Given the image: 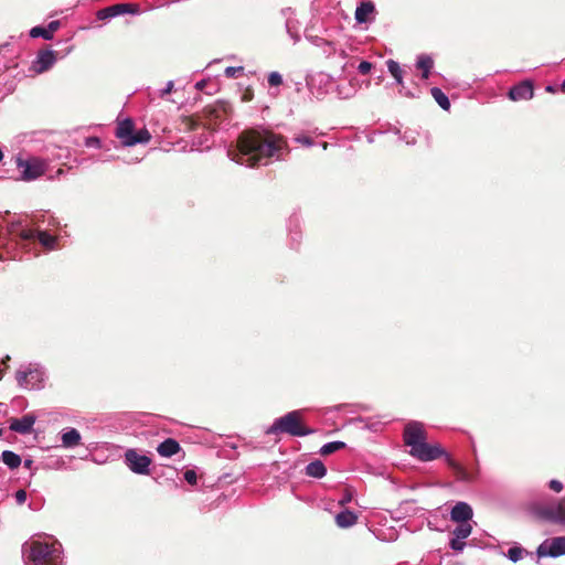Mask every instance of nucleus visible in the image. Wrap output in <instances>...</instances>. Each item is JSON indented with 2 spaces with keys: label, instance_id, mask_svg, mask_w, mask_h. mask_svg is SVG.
Returning <instances> with one entry per match:
<instances>
[{
  "label": "nucleus",
  "instance_id": "f257e3e1",
  "mask_svg": "<svg viewBox=\"0 0 565 565\" xmlns=\"http://www.w3.org/2000/svg\"><path fill=\"white\" fill-rule=\"evenodd\" d=\"M287 152L286 140L270 131H244L235 148L227 151L232 161L246 167L266 166Z\"/></svg>",
  "mask_w": 565,
  "mask_h": 565
},
{
  "label": "nucleus",
  "instance_id": "f03ea898",
  "mask_svg": "<svg viewBox=\"0 0 565 565\" xmlns=\"http://www.w3.org/2000/svg\"><path fill=\"white\" fill-rule=\"evenodd\" d=\"M26 565H62V545L55 540H31L22 546Z\"/></svg>",
  "mask_w": 565,
  "mask_h": 565
},
{
  "label": "nucleus",
  "instance_id": "7ed1b4c3",
  "mask_svg": "<svg viewBox=\"0 0 565 565\" xmlns=\"http://www.w3.org/2000/svg\"><path fill=\"white\" fill-rule=\"evenodd\" d=\"M425 431L420 423L412 422L404 430V441L411 447L409 454L422 461H430L440 457L444 451L438 445H428L425 441Z\"/></svg>",
  "mask_w": 565,
  "mask_h": 565
},
{
  "label": "nucleus",
  "instance_id": "20e7f679",
  "mask_svg": "<svg viewBox=\"0 0 565 565\" xmlns=\"http://www.w3.org/2000/svg\"><path fill=\"white\" fill-rule=\"evenodd\" d=\"M287 433L291 436H307L312 430L305 428L301 425V412L292 411L277 418L273 425L267 429V434Z\"/></svg>",
  "mask_w": 565,
  "mask_h": 565
},
{
  "label": "nucleus",
  "instance_id": "39448f33",
  "mask_svg": "<svg viewBox=\"0 0 565 565\" xmlns=\"http://www.w3.org/2000/svg\"><path fill=\"white\" fill-rule=\"evenodd\" d=\"M532 513L540 520L565 525V499L553 503H535Z\"/></svg>",
  "mask_w": 565,
  "mask_h": 565
},
{
  "label": "nucleus",
  "instance_id": "423d86ee",
  "mask_svg": "<svg viewBox=\"0 0 565 565\" xmlns=\"http://www.w3.org/2000/svg\"><path fill=\"white\" fill-rule=\"evenodd\" d=\"M116 137L124 146H135L137 143H147L151 136L147 129L135 131V125L131 119H124L118 122Z\"/></svg>",
  "mask_w": 565,
  "mask_h": 565
},
{
  "label": "nucleus",
  "instance_id": "0eeeda50",
  "mask_svg": "<svg viewBox=\"0 0 565 565\" xmlns=\"http://www.w3.org/2000/svg\"><path fill=\"white\" fill-rule=\"evenodd\" d=\"M17 168L21 173V179L24 181H32L46 172L47 162L38 157H29L23 159L17 158Z\"/></svg>",
  "mask_w": 565,
  "mask_h": 565
},
{
  "label": "nucleus",
  "instance_id": "6e6552de",
  "mask_svg": "<svg viewBox=\"0 0 565 565\" xmlns=\"http://www.w3.org/2000/svg\"><path fill=\"white\" fill-rule=\"evenodd\" d=\"M18 384L28 390H40L45 379L44 370L38 364H29L17 372Z\"/></svg>",
  "mask_w": 565,
  "mask_h": 565
},
{
  "label": "nucleus",
  "instance_id": "1a4fd4ad",
  "mask_svg": "<svg viewBox=\"0 0 565 565\" xmlns=\"http://www.w3.org/2000/svg\"><path fill=\"white\" fill-rule=\"evenodd\" d=\"M536 554L540 558L565 555V536H557L543 541L539 545Z\"/></svg>",
  "mask_w": 565,
  "mask_h": 565
},
{
  "label": "nucleus",
  "instance_id": "9d476101",
  "mask_svg": "<svg viewBox=\"0 0 565 565\" xmlns=\"http://www.w3.org/2000/svg\"><path fill=\"white\" fill-rule=\"evenodd\" d=\"M125 462L132 472L148 475L151 459L145 455H139L135 449H128L125 452Z\"/></svg>",
  "mask_w": 565,
  "mask_h": 565
},
{
  "label": "nucleus",
  "instance_id": "9b49d317",
  "mask_svg": "<svg viewBox=\"0 0 565 565\" xmlns=\"http://www.w3.org/2000/svg\"><path fill=\"white\" fill-rule=\"evenodd\" d=\"M308 85L312 94L317 97H322L333 86V79L329 74L318 73L309 78Z\"/></svg>",
  "mask_w": 565,
  "mask_h": 565
},
{
  "label": "nucleus",
  "instance_id": "f8f14e48",
  "mask_svg": "<svg viewBox=\"0 0 565 565\" xmlns=\"http://www.w3.org/2000/svg\"><path fill=\"white\" fill-rule=\"evenodd\" d=\"M55 62L56 55L54 51H42L33 61L31 68L34 73L41 74L50 70L55 64Z\"/></svg>",
  "mask_w": 565,
  "mask_h": 565
},
{
  "label": "nucleus",
  "instance_id": "ddd939ff",
  "mask_svg": "<svg viewBox=\"0 0 565 565\" xmlns=\"http://www.w3.org/2000/svg\"><path fill=\"white\" fill-rule=\"evenodd\" d=\"M472 516V508L466 502H457L450 512V519L457 523L469 522Z\"/></svg>",
  "mask_w": 565,
  "mask_h": 565
},
{
  "label": "nucleus",
  "instance_id": "4468645a",
  "mask_svg": "<svg viewBox=\"0 0 565 565\" xmlns=\"http://www.w3.org/2000/svg\"><path fill=\"white\" fill-rule=\"evenodd\" d=\"M533 85L531 82H522L513 86L509 92V97L512 100H529L533 97Z\"/></svg>",
  "mask_w": 565,
  "mask_h": 565
},
{
  "label": "nucleus",
  "instance_id": "2eb2a0df",
  "mask_svg": "<svg viewBox=\"0 0 565 565\" xmlns=\"http://www.w3.org/2000/svg\"><path fill=\"white\" fill-rule=\"evenodd\" d=\"M36 420L34 415L28 414L21 418H13L10 423V429L19 434H30Z\"/></svg>",
  "mask_w": 565,
  "mask_h": 565
},
{
  "label": "nucleus",
  "instance_id": "dca6fc26",
  "mask_svg": "<svg viewBox=\"0 0 565 565\" xmlns=\"http://www.w3.org/2000/svg\"><path fill=\"white\" fill-rule=\"evenodd\" d=\"M137 10L132 8L130 4H115L105 9H102L97 12V18L99 20H106L119 14L124 13H135Z\"/></svg>",
  "mask_w": 565,
  "mask_h": 565
},
{
  "label": "nucleus",
  "instance_id": "f3484780",
  "mask_svg": "<svg viewBox=\"0 0 565 565\" xmlns=\"http://www.w3.org/2000/svg\"><path fill=\"white\" fill-rule=\"evenodd\" d=\"M180 445L175 439L167 438L158 445L157 451L161 457L170 458L180 451Z\"/></svg>",
  "mask_w": 565,
  "mask_h": 565
},
{
  "label": "nucleus",
  "instance_id": "a211bd4d",
  "mask_svg": "<svg viewBox=\"0 0 565 565\" xmlns=\"http://www.w3.org/2000/svg\"><path fill=\"white\" fill-rule=\"evenodd\" d=\"M39 239L42 246L46 249H54L56 247V237L52 236L45 231H30L26 238L35 237Z\"/></svg>",
  "mask_w": 565,
  "mask_h": 565
},
{
  "label": "nucleus",
  "instance_id": "6ab92c4d",
  "mask_svg": "<svg viewBox=\"0 0 565 565\" xmlns=\"http://www.w3.org/2000/svg\"><path fill=\"white\" fill-rule=\"evenodd\" d=\"M374 4L370 1L362 2L355 10V20L359 23H366L371 20L374 13Z\"/></svg>",
  "mask_w": 565,
  "mask_h": 565
},
{
  "label": "nucleus",
  "instance_id": "aec40b11",
  "mask_svg": "<svg viewBox=\"0 0 565 565\" xmlns=\"http://www.w3.org/2000/svg\"><path fill=\"white\" fill-rule=\"evenodd\" d=\"M358 521V515L353 511L343 510L335 515V523L339 527L347 529L353 526Z\"/></svg>",
  "mask_w": 565,
  "mask_h": 565
},
{
  "label": "nucleus",
  "instance_id": "412c9836",
  "mask_svg": "<svg viewBox=\"0 0 565 565\" xmlns=\"http://www.w3.org/2000/svg\"><path fill=\"white\" fill-rule=\"evenodd\" d=\"M62 445L65 448H72L81 443V434L75 428H68L62 433Z\"/></svg>",
  "mask_w": 565,
  "mask_h": 565
},
{
  "label": "nucleus",
  "instance_id": "4be33fe9",
  "mask_svg": "<svg viewBox=\"0 0 565 565\" xmlns=\"http://www.w3.org/2000/svg\"><path fill=\"white\" fill-rule=\"evenodd\" d=\"M326 473H327V469H326L323 462L320 460H315V461L310 462L309 465H307V467H306V475L309 477L320 479V478L324 477Z\"/></svg>",
  "mask_w": 565,
  "mask_h": 565
},
{
  "label": "nucleus",
  "instance_id": "5701e85b",
  "mask_svg": "<svg viewBox=\"0 0 565 565\" xmlns=\"http://www.w3.org/2000/svg\"><path fill=\"white\" fill-rule=\"evenodd\" d=\"M434 61L428 55H420L417 58V67L423 71L422 77L424 79H427L430 73V70L433 68Z\"/></svg>",
  "mask_w": 565,
  "mask_h": 565
},
{
  "label": "nucleus",
  "instance_id": "b1692460",
  "mask_svg": "<svg viewBox=\"0 0 565 565\" xmlns=\"http://www.w3.org/2000/svg\"><path fill=\"white\" fill-rule=\"evenodd\" d=\"M337 93L340 98L348 99L354 96L356 93V86L352 83V81L344 84H338Z\"/></svg>",
  "mask_w": 565,
  "mask_h": 565
},
{
  "label": "nucleus",
  "instance_id": "393cba45",
  "mask_svg": "<svg viewBox=\"0 0 565 565\" xmlns=\"http://www.w3.org/2000/svg\"><path fill=\"white\" fill-rule=\"evenodd\" d=\"M2 460L10 469H15L21 465V457L10 450L2 452Z\"/></svg>",
  "mask_w": 565,
  "mask_h": 565
},
{
  "label": "nucleus",
  "instance_id": "a878e982",
  "mask_svg": "<svg viewBox=\"0 0 565 565\" xmlns=\"http://www.w3.org/2000/svg\"><path fill=\"white\" fill-rule=\"evenodd\" d=\"M431 96L436 100V103L445 110H448L450 108V103L448 97L444 94V92L438 87H433Z\"/></svg>",
  "mask_w": 565,
  "mask_h": 565
},
{
  "label": "nucleus",
  "instance_id": "bb28decb",
  "mask_svg": "<svg viewBox=\"0 0 565 565\" xmlns=\"http://www.w3.org/2000/svg\"><path fill=\"white\" fill-rule=\"evenodd\" d=\"M472 532V525L469 522L459 523L452 531V535L458 539H467Z\"/></svg>",
  "mask_w": 565,
  "mask_h": 565
},
{
  "label": "nucleus",
  "instance_id": "cd10ccee",
  "mask_svg": "<svg viewBox=\"0 0 565 565\" xmlns=\"http://www.w3.org/2000/svg\"><path fill=\"white\" fill-rule=\"evenodd\" d=\"M344 447H345V444L343 441L327 443L321 447L320 454L322 456H327V455L333 454Z\"/></svg>",
  "mask_w": 565,
  "mask_h": 565
},
{
  "label": "nucleus",
  "instance_id": "c85d7f7f",
  "mask_svg": "<svg viewBox=\"0 0 565 565\" xmlns=\"http://www.w3.org/2000/svg\"><path fill=\"white\" fill-rule=\"evenodd\" d=\"M387 68L398 84H402V70L399 64L393 60L387 62Z\"/></svg>",
  "mask_w": 565,
  "mask_h": 565
},
{
  "label": "nucleus",
  "instance_id": "c756f323",
  "mask_svg": "<svg viewBox=\"0 0 565 565\" xmlns=\"http://www.w3.org/2000/svg\"><path fill=\"white\" fill-rule=\"evenodd\" d=\"M524 553H525V551L521 546H513L508 550L505 555L510 561L515 563V562L522 559Z\"/></svg>",
  "mask_w": 565,
  "mask_h": 565
},
{
  "label": "nucleus",
  "instance_id": "7c9ffc66",
  "mask_svg": "<svg viewBox=\"0 0 565 565\" xmlns=\"http://www.w3.org/2000/svg\"><path fill=\"white\" fill-rule=\"evenodd\" d=\"M30 35L32 38H34V39L35 38H43L45 40H51L52 39L51 34L47 31V28H42V26H34V28H32L31 31H30Z\"/></svg>",
  "mask_w": 565,
  "mask_h": 565
},
{
  "label": "nucleus",
  "instance_id": "2f4dec72",
  "mask_svg": "<svg viewBox=\"0 0 565 565\" xmlns=\"http://www.w3.org/2000/svg\"><path fill=\"white\" fill-rule=\"evenodd\" d=\"M243 71H244V68L242 66H237V67L228 66L225 68L224 74L228 78H235V77L241 76L243 74Z\"/></svg>",
  "mask_w": 565,
  "mask_h": 565
},
{
  "label": "nucleus",
  "instance_id": "473e14b6",
  "mask_svg": "<svg viewBox=\"0 0 565 565\" xmlns=\"http://www.w3.org/2000/svg\"><path fill=\"white\" fill-rule=\"evenodd\" d=\"M451 466L456 470L457 477L460 480H462V481H469L470 480V477H469L468 472L460 465L451 462Z\"/></svg>",
  "mask_w": 565,
  "mask_h": 565
},
{
  "label": "nucleus",
  "instance_id": "72a5a7b5",
  "mask_svg": "<svg viewBox=\"0 0 565 565\" xmlns=\"http://www.w3.org/2000/svg\"><path fill=\"white\" fill-rule=\"evenodd\" d=\"M465 539H458L457 536H454L451 540H450V547L454 550V551H457V552H462L465 546H466V543L463 542Z\"/></svg>",
  "mask_w": 565,
  "mask_h": 565
},
{
  "label": "nucleus",
  "instance_id": "f704fd0d",
  "mask_svg": "<svg viewBox=\"0 0 565 565\" xmlns=\"http://www.w3.org/2000/svg\"><path fill=\"white\" fill-rule=\"evenodd\" d=\"M268 84L270 86H279L282 84V76L278 72H271L268 75Z\"/></svg>",
  "mask_w": 565,
  "mask_h": 565
},
{
  "label": "nucleus",
  "instance_id": "c9c22d12",
  "mask_svg": "<svg viewBox=\"0 0 565 565\" xmlns=\"http://www.w3.org/2000/svg\"><path fill=\"white\" fill-rule=\"evenodd\" d=\"M173 87H174V82L169 81L166 84V87L159 92V97L164 98L168 94H170L173 90Z\"/></svg>",
  "mask_w": 565,
  "mask_h": 565
},
{
  "label": "nucleus",
  "instance_id": "e433bc0d",
  "mask_svg": "<svg viewBox=\"0 0 565 565\" xmlns=\"http://www.w3.org/2000/svg\"><path fill=\"white\" fill-rule=\"evenodd\" d=\"M85 146L88 148H99L100 147V140L97 137H88L85 140Z\"/></svg>",
  "mask_w": 565,
  "mask_h": 565
},
{
  "label": "nucleus",
  "instance_id": "4c0bfd02",
  "mask_svg": "<svg viewBox=\"0 0 565 565\" xmlns=\"http://www.w3.org/2000/svg\"><path fill=\"white\" fill-rule=\"evenodd\" d=\"M196 472L194 470H186L184 472V479L186 480V482H189L190 484H195L196 483Z\"/></svg>",
  "mask_w": 565,
  "mask_h": 565
},
{
  "label": "nucleus",
  "instance_id": "58836bf2",
  "mask_svg": "<svg viewBox=\"0 0 565 565\" xmlns=\"http://www.w3.org/2000/svg\"><path fill=\"white\" fill-rule=\"evenodd\" d=\"M358 70L361 74H367L372 70V63L363 61L359 64Z\"/></svg>",
  "mask_w": 565,
  "mask_h": 565
},
{
  "label": "nucleus",
  "instance_id": "ea45409f",
  "mask_svg": "<svg viewBox=\"0 0 565 565\" xmlns=\"http://www.w3.org/2000/svg\"><path fill=\"white\" fill-rule=\"evenodd\" d=\"M15 501L19 505H22L26 501V492L25 490H18L14 494Z\"/></svg>",
  "mask_w": 565,
  "mask_h": 565
},
{
  "label": "nucleus",
  "instance_id": "a19ab883",
  "mask_svg": "<svg viewBox=\"0 0 565 565\" xmlns=\"http://www.w3.org/2000/svg\"><path fill=\"white\" fill-rule=\"evenodd\" d=\"M548 487L551 490H553L554 492H557V493L563 490V483L555 479H553L548 482Z\"/></svg>",
  "mask_w": 565,
  "mask_h": 565
},
{
  "label": "nucleus",
  "instance_id": "79ce46f5",
  "mask_svg": "<svg viewBox=\"0 0 565 565\" xmlns=\"http://www.w3.org/2000/svg\"><path fill=\"white\" fill-rule=\"evenodd\" d=\"M296 141L301 143V145H303V146H306V147H310V146L313 145L312 140L309 137H307V136H299V137L296 138Z\"/></svg>",
  "mask_w": 565,
  "mask_h": 565
},
{
  "label": "nucleus",
  "instance_id": "37998d69",
  "mask_svg": "<svg viewBox=\"0 0 565 565\" xmlns=\"http://www.w3.org/2000/svg\"><path fill=\"white\" fill-rule=\"evenodd\" d=\"M60 28V21H51L47 25V31L53 38V33Z\"/></svg>",
  "mask_w": 565,
  "mask_h": 565
},
{
  "label": "nucleus",
  "instance_id": "c03bdc74",
  "mask_svg": "<svg viewBox=\"0 0 565 565\" xmlns=\"http://www.w3.org/2000/svg\"><path fill=\"white\" fill-rule=\"evenodd\" d=\"M352 500V494L350 492H345L343 494V497L340 499L339 501V504L340 505H345L347 503H349L350 501Z\"/></svg>",
  "mask_w": 565,
  "mask_h": 565
},
{
  "label": "nucleus",
  "instance_id": "a18cd8bd",
  "mask_svg": "<svg viewBox=\"0 0 565 565\" xmlns=\"http://www.w3.org/2000/svg\"><path fill=\"white\" fill-rule=\"evenodd\" d=\"M327 46H328V49L324 50L327 53L330 54L332 52H335V49L332 43H328Z\"/></svg>",
  "mask_w": 565,
  "mask_h": 565
},
{
  "label": "nucleus",
  "instance_id": "49530a36",
  "mask_svg": "<svg viewBox=\"0 0 565 565\" xmlns=\"http://www.w3.org/2000/svg\"><path fill=\"white\" fill-rule=\"evenodd\" d=\"M195 86L198 89H202L205 86V82L204 81L198 82Z\"/></svg>",
  "mask_w": 565,
  "mask_h": 565
},
{
  "label": "nucleus",
  "instance_id": "de8ad7c7",
  "mask_svg": "<svg viewBox=\"0 0 565 565\" xmlns=\"http://www.w3.org/2000/svg\"><path fill=\"white\" fill-rule=\"evenodd\" d=\"M291 13H292V11H291L290 8H287V9L282 10V14H285V15H288V14H291Z\"/></svg>",
  "mask_w": 565,
  "mask_h": 565
},
{
  "label": "nucleus",
  "instance_id": "09e8293b",
  "mask_svg": "<svg viewBox=\"0 0 565 565\" xmlns=\"http://www.w3.org/2000/svg\"><path fill=\"white\" fill-rule=\"evenodd\" d=\"M286 28H287V31L291 34V31H290L291 25H290V21H289V19H288V20H287V22H286Z\"/></svg>",
  "mask_w": 565,
  "mask_h": 565
},
{
  "label": "nucleus",
  "instance_id": "8fccbe9b",
  "mask_svg": "<svg viewBox=\"0 0 565 565\" xmlns=\"http://www.w3.org/2000/svg\"><path fill=\"white\" fill-rule=\"evenodd\" d=\"M31 465H32V461H31V460H25V461H24V466H25V467H28V468H29V467H31Z\"/></svg>",
  "mask_w": 565,
  "mask_h": 565
},
{
  "label": "nucleus",
  "instance_id": "3c124183",
  "mask_svg": "<svg viewBox=\"0 0 565 565\" xmlns=\"http://www.w3.org/2000/svg\"><path fill=\"white\" fill-rule=\"evenodd\" d=\"M340 55H341L342 57H345V56H347L345 51L341 50V51H340Z\"/></svg>",
  "mask_w": 565,
  "mask_h": 565
},
{
  "label": "nucleus",
  "instance_id": "603ef678",
  "mask_svg": "<svg viewBox=\"0 0 565 565\" xmlns=\"http://www.w3.org/2000/svg\"><path fill=\"white\" fill-rule=\"evenodd\" d=\"M562 90L565 93V81L562 84Z\"/></svg>",
  "mask_w": 565,
  "mask_h": 565
},
{
  "label": "nucleus",
  "instance_id": "864d4df0",
  "mask_svg": "<svg viewBox=\"0 0 565 565\" xmlns=\"http://www.w3.org/2000/svg\"><path fill=\"white\" fill-rule=\"evenodd\" d=\"M414 139L413 140H407V143H414Z\"/></svg>",
  "mask_w": 565,
  "mask_h": 565
}]
</instances>
